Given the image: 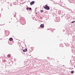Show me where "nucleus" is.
<instances>
[{"instance_id": "f257e3e1", "label": "nucleus", "mask_w": 75, "mask_h": 75, "mask_svg": "<svg viewBox=\"0 0 75 75\" xmlns=\"http://www.w3.org/2000/svg\"><path fill=\"white\" fill-rule=\"evenodd\" d=\"M61 17H64L66 19V20H68V19H69V16L67 14L66 15L65 14H64L62 15L61 16Z\"/></svg>"}, {"instance_id": "f03ea898", "label": "nucleus", "mask_w": 75, "mask_h": 75, "mask_svg": "<svg viewBox=\"0 0 75 75\" xmlns=\"http://www.w3.org/2000/svg\"><path fill=\"white\" fill-rule=\"evenodd\" d=\"M43 7L46 10H50V8L49 7V6H47V5H45V6H44Z\"/></svg>"}, {"instance_id": "7ed1b4c3", "label": "nucleus", "mask_w": 75, "mask_h": 75, "mask_svg": "<svg viewBox=\"0 0 75 75\" xmlns=\"http://www.w3.org/2000/svg\"><path fill=\"white\" fill-rule=\"evenodd\" d=\"M56 20L57 22H59V21H60V19H59V17H57L56 18Z\"/></svg>"}, {"instance_id": "20e7f679", "label": "nucleus", "mask_w": 75, "mask_h": 75, "mask_svg": "<svg viewBox=\"0 0 75 75\" xmlns=\"http://www.w3.org/2000/svg\"><path fill=\"white\" fill-rule=\"evenodd\" d=\"M34 3L35 2L34 1H32V2H30V6H32V5H33V4H34Z\"/></svg>"}, {"instance_id": "39448f33", "label": "nucleus", "mask_w": 75, "mask_h": 75, "mask_svg": "<svg viewBox=\"0 0 75 75\" xmlns=\"http://www.w3.org/2000/svg\"><path fill=\"white\" fill-rule=\"evenodd\" d=\"M40 27L41 28H43V27H44V25L43 24H41L40 25Z\"/></svg>"}, {"instance_id": "423d86ee", "label": "nucleus", "mask_w": 75, "mask_h": 75, "mask_svg": "<svg viewBox=\"0 0 75 75\" xmlns=\"http://www.w3.org/2000/svg\"><path fill=\"white\" fill-rule=\"evenodd\" d=\"M17 3H21V0H18L16 1Z\"/></svg>"}, {"instance_id": "0eeeda50", "label": "nucleus", "mask_w": 75, "mask_h": 75, "mask_svg": "<svg viewBox=\"0 0 75 75\" xmlns=\"http://www.w3.org/2000/svg\"><path fill=\"white\" fill-rule=\"evenodd\" d=\"M59 47H64V46L62 44H60L59 45Z\"/></svg>"}, {"instance_id": "6e6552de", "label": "nucleus", "mask_w": 75, "mask_h": 75, "mask_svg": "<svg viewBox=\"0 0 75 75\" xmlns=\"http://www.w3.org/2000/svg\"><path fill=\"white\" fill-rule=\"evenodd\" d=\"M9 41H13V39L12 38H9Z\"/></svg>"}, {"instance_id": "1a4fd4ad", "label": "nucleus", "mask_w": 75, "mask_h": 75, "mask_svg": "<svg viewBox=\"0 0 75 75\" xmlns=\"http://www.w3.org/2000/svg\"><path fill=\"white\" fill-rule=\"evenodd\" d=\"M21 22H22V23H25V20L23 21V20H21Z\"/></svg>"}, {"instance_id": "9d476101", "label": "nucleus", "mask_w": 75, "mask_h": 75, "mask_svg": "<svg viewBox=\"0 0 75 75\" xmlns=\"http://www.w3.org/2000/svg\"><path fill=\"white\" fill-rule=\"evenodd\" d=\"M27 51V49H25L23 50V52H26V51Z\"/></svg>"}, {"instance_id": "9b49d317", "label": "nucleus", "mask_w": 75, "mask_h": 75, "mask_svg": "<svg viewBox=\"0 0 75 75\" xmlns=\"http://www.w3.org/2000/svg\"><path fill=\"white\" fill-rule=\"evenodd\" d=\"M7 56L8 58H10V57H11V55H10V54H9L7 55Z\"/></svg>"}, {"instance_id": "f8f14e48", "label": "nucleus", "mask_w": 75, "mask_h": 75, "mask_svg": "<svg viewBox=\"0 0 75 75\" xmlns=\"http://www.w3.org/2000/svg\"><path fill=\"white\" fill-rule=\"evenodd\" d=\"M71 74H74V71H71Z\"/></svg>"}, {"instance_id": "ddd939ff", "label": "nucleus", "mask_w": 75, "mask_h": 75, "mask_svg": "<svg viewBox=\"0 0 75 75\" xmlns=\"http://www.w3.org/2000/svg\"><path fill=\"white\" fill-rule=\"evenodd\" d=\"M59 12H60V14H61V15H62V14H61V13H63V12H62V11H59Z\"/></svg>"}, {"instance_id": "4468645a", "label": "nucleus", "mask_w": 75, "mask_h": 75, "mask_svg": "<svg viewBox=\"0 0 75 75\" xmlns=\"http://www.w3.org/2000/svg\"><path fill=\"white\" fill-rule=\"evenodd\" d=\"M25 18H22V20L24 21V20H25Z\"/></svg>"}, {"instance_id": "2eb2a0df", "label": "nucleus", "mask_w": 75, "mask_h": 75, "mask_svg": "<svg viewBox=\"0 0 75 75\" xmlns=\"http://www.w3.org/2000/svg\"><path fill=\"white\" fill-rule=\"evenodd\" d=\"M71 23H75V21H72Z\"/></svg>"}, {"instance_id": "dca6fc26", "label": "nucleus", "mask_w": 75, "mask_h": 75, "mask_svg": "<svg viewBox=\"0 0 75 75\" xmlns=\"http://www.w3.org/2000/svg\"><path fill=\"white\" fill-rule=\"evenodd\" d=\"M43 12H44V11H43V10H40V12L41 13H43Z\"/></svg>"}, {"instance_id": "f3484780", "label": "nucleus", "mask_w": 75, "mask_h": 75, "mask_svg": "<svg viewBox=\"0 0 75 75\" xmlns=\"http://www.w3.org/2000/svg\"><path fill=\"white\" fill-rule=\"evenodd\" d=\"M29 9V8L27 7L26 8V10H28Z\"/></svg>"}, {"instance_id": "a211bd4d", "label": "nucleus", "mask_w": 75, "mask_h": 75, "mask_svg": "<svg viewBox=\"0 0 75 75\" xmlns=\"http://www.w3.org/2000/svg\"><path fill=\"white\" fill-rule=\"evenodd\" d=\"M29 10H31V8H29Z\"/></svg>"}, {"instance_id": "6ab92c4d", "label": "nucleus", "mask_w": 75, "mask_h": 75, "mask_svg": "<svg viewBox=\"0 0 75 75\" xmlns=\"http://www.w3.org/2000/svg\"><path fill=\"white\" fill-rule=\"evenodd\" d=\"M54 11H55V12H57V9H54Z\"/></svg>"}, {"instance_id": "aec40b11", "label": "nucleus", "mask_w": 75, "mask_h": 75, "mask_svg": "<svg viewBox=\"0 0 75 75\" xmlns=\"http://www.w3.org/2000/svg\"><path fill=\"white\" fill-rule=\"evenodd\" d=\"M6 67H7V64H6L5 65V68H7V67H6Z\"/></svg>"}, {"instance_id": "412c9836", "label": "nucleus", "mask_w": 75, "mask_h": 75, "mask_svg": "<svg viewBox=\"0 0 75 75\" xmlns=\"http://www.w3.org/2000/svg\"><path fill=\"white\" fill-rule=\"evenodd\" d=\"M16 14H15V15H14V17H16Z\"/></svg>"}, {"instance_id": "4be33fe9", "label": "nucleus", "mask_w": 75, "mask_h": 75, "mask_svg": "<svg viewBox=\"0 0 75 75\" xmlns=\"http://www.w3.org/2000/svg\"><path fill=\"white\" fill-rule=\"evenodd\" d=\"M35 14H37V13L35 12Z\"/></svg>"}, {"instance_id": "5701e85b", "label": "nucleus", "mask_w": 75, "mask_h": 75, "mask_svg": "<svg viewBox=\"0 0 75 75\" xmlns=\"http://www.w3.org/2000/svg\"><path fill=\"white\" fill-rule=\"evenodd\" d=\"M0 40H2V38H0Z\"/></svg>"}, {"instance_id": "b1692460", "label": "nucleus", "mask_w": 75, "mask_h": 75, "mask_svg": "<svg viewBox=\"0 0 75 75\" xmlns=\"http://www.w3.org/2000/svg\"><path fill=\"white\" fill-rule=\"evenodd\" d=\"M67 8V10H68L69 8Z\"/></svg>"}, {"instance_id": "393cba45", "label": "nucleus", "mask_w": 75, "mask_h": 75, "mask_svg": "<svg viewBox=\"0 0 75 75\" xmlns=\"http://www.w3.org/2000/svg\"><path fill=\"white\" fill-rule=\"evenodd\" d=\"M52 59V60H54V59Z\"/></svg>"}, {"instance_id": "a878e982", "label": "nucleus", "mask_w": 75, "mask_h": 75, "mask_svg": "<svg viewBox=\"0 0 75 75\" xmlns=\"http://www.w3.org/2000/svg\"><path fill=\"white\" fill-rule=\"evenodd\" d=\"M15 3H16V1H15V2H14V3L15 4Z\"/></svg>"}, {"instance_id": "bb28decb", "label": "nucleus", "mask_w": 75, "mask_h": 75, "mask_svg": "<svg viewBox=\"0 0 75 75\" xmlns=\"http://www.w3.org/2000/svg\"><path fill=\"white\" fill-rule=\"evenodd\" d=\"M74 67L75 68V65L74 66Z\"/></svg>"}, {"instance_id": "cd10ccee", "label": "nucleus", "mask_w": 75, "mask_h": 75, "mask_svg": "<svg viewBox=\"0 0 75 75\" xmlns=\"http://www.w3.org/2000/svg\"><path fill=\"white\" fill-rule=\"evenodd\" d=\"M10 6H12V5H10Z\"/></svg>"}, {"instance_id": "c85d7f7f", "label": "nucleus", "mask_w": 75, "mask_h": 75, "mask_svg": "<svg viewBox=\"0 0 75 75\" xmlns=\"http://www.w3.org/2000/svg\"><path fill=\"white\" fill-rule=\"evenodd\" d=\"M3 9H2L1 11H2Z\"/></svg>"}, {"instance_id": "c756f323", "label": "nucleus", "mask_w": 75, "mask_h": 75, "mask_svg": "<svg viewBox=\"0 0 75 75\" xmlns=\"http://www.w3.org/2000/svg\"><path fill=\"white\" fill-rule=\"evenodd\" d=\"M2 25H4V24H2Z\"/></svg>"}, {"instance_id": "7c9ffc66", "label": "nucleus", "mask_w": 75, "mask_h": 75, "mask_svg": "<svg viewBox=\"0 0 75 75\" xmlns=\"http://www.w3.org/2000/svg\"><path fill=\"white\" fill-rule=\"evenodd\" d=\"M8 10H9V8H8Z\"/></svg>"}, {"instance_id": "2f4dec72", "label": "nucleus", "mask_w": 75, "mask_h": 75, "mask_svg": "<svg viewBox=\"0 0 75 75\" xmlns=\"http://www.w3.org/2000/svg\"><path fill=\"white\" fill-rule=\"evenodd\" d=\"M71 11H72V10H71Z\"/></svg>"}, {"instance_id": "473e14b6", "label": "nucleus", "mask_w": 75, "mask_h": 75, "mask_svg": "<svg viewBox=\"0 0 75 75\" xmlns=\"http://www.w3.org/2000/svg\"><path fill=\"white\" fill-rule=\"evenodd\" d=\"M7 3H8V2H7Z\"/></svg>"}, {"instance_id": "72a5a7b5", "label": "nucleus", "mask_w": 75, "mask_h": 75, "mask_svg": "<svg viewBox=\"0 0 75 75\" xmlns=\"http://www.w3.org/2000/svg\"><path fill=\"white\" fill-rule=\"evenodd\" d=\"M42 17H41V18H42Z\"/></svg>"}, {"instance_id": "f704fd0d", "label": "nucleus", "mask_w": 75, "mask_h": 75, "mask_svg": "<svg viewBox=\"0 0 75 75\" xmlns=\"http://www.w3.org/2000/svg\"><path fill=\"white\" fill-rule=\"evenodd\" d=\"M11 19V20H12V18Z\"/></svg>"}, {"instance_id": "c9c22d12", "label": "nucleus", "mask_w": 75, "mask_h": 75, "mask_svg": "<svg viewBox=\"0 0 75 75\" xmlns=\"http://www.w3.org/2000/svg\"><path fill=\"white\" fill-rule=\"evenodd\" d=\"M47 30H48V29H47Z\"/></svg>"}, {"instance_id": "e433bc0d", "label": "nucleus", "mask_w": 75, "mask_h": 75, "mask_svg": "<svg viewBox=\"0 0 75 75\" xmlns=\"http://www.w3.org/2000/svg\"><path fill=\"white\" fill-rule=\"evenodd\" d=\"M9 23H10V22H9Z\"/></svg>"}, {"instance_id": "4c0bfd02", "label": "nucleus", "mask_w": 75, "mask_h": 75, "mask_svg": "<svg viewBox=\"0 0 75 75\" xmlns=\"http://www.w3.org/2000/svg\"><path fill=\"white\" fill-rule=\"evenodd\" d=\"M67 45V44H66V45Z\"/></svg>"}, {"instance_id": "58836bf2", "label": "nucleus", "mask_w": 75, "mask_h": 75, "mask_svg": "<svg viewBox=\"0 0 75 75\" xmlns=\"http://www.w3.org/2000/svg\"><path fill=\"white\" fill-rule=\"evenodd\" d=\"M54 4H55V3H54Z\"/></svg>"}]
</instances>
